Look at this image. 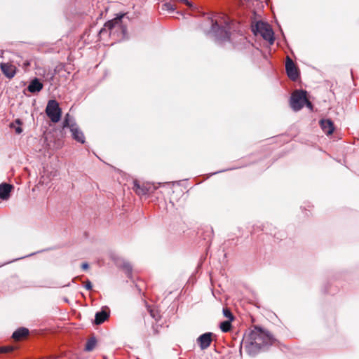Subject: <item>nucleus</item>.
<instances>
[{
	"label": "nucleus",
	"mask_w": 359,
	"mask_h": 359,
	"mask_svg": "<svg viewBox=\"0 0 359 359\" xmlns=\"http://www.w3.org/2000/svg\"><path fill=\"white\" fill-rule=\"evenodd\" d=\"M123 15H120L118 17L107 22L104 24V27L100 29L99 34L102 35L104 33H107L109 31V34L111 35L114 29H121L123 34L124 35L126 29V28L123 27L121 25V19Z\"/></svg>",
	"instance_id": "423d86ee"
},
{
	"label": "nucleus",
	"mask_w": 359,
	"mask_h": 359,
	"mask_svg": "<svg viewBox=\"0 0 359 359\" xmlns=\"http://www.w3.org/2000/svg\"><path fill=\"white\" fill-rule=\"evenodd\" d=\"M211 23L212 25L210 32L214 34L217 40H229L230 34L229 32V27L227 22L225 21V25L222 26L219 25V21L217 19L214 20L213 18H211Z\"/></svg>",
	"instance_id": "f03ea898"
},
{
	"label": "nucleus",
	"mask_w": 359,
	"mask_h": 359,
	"mask_svg": "<svg viewBox=\"0 0 359 359\" xmlns=\"http://www.w3.org/2000/svg\"><path fill=\"white\" fill-rule=\"evenodd\" d=\"M46 113L52 122L57 123L61 118L62 109L56 100H50L48 102Z\"/></svg>",
	"instance_id": "20e7f679"
},
{
	"label": "nucleus",
	"mask_w": 359,
	"mask_h": 359,
	"mask_svg": "<svg viewBox=\"0 0 359 359\" xmlns=\"http://www.w3.org/2000/svg\"><path fill=\"white\" fill-rule=\"evenodd\" d=\"M85 288L87 290H90L92 289V284L90 283V280H87L86 283H85V285H84Z\"/></svg>",
	"instance_id": "b1692460"
},
{
	"label": "nucleus",
	"mask_w": 359,
	"mask_h": 359,
	"mask_svg": "<svg viewBox=\"0 0 359 359\" xmlns=\"http://www.w3.org/2000/svg\"><path fill=\"white\" fill-rule=\"evenodd\" d=\"M133 189L138 195H146L149 193V189L145 186H141L137 181L134 182Z\"/></svg>",
	"instance_id": "dca6fc26"
},
{
	"label": "nucleus",
	"mask_w": 359,
	"mask_h": 359,
	"mask_svg": "<svg viewBox=\"0 0 359 359\" xmlns=\"http://www.w3.org/2000/svg\"><path fill=\"white\" fill-rule=\"evenodd\" d=\"M89 267V265L88 263L85 262V263H83L82 265H81V268L83 269V270H86L88 269Z\"/></svg>",
	"instance_id": "393cba45"
},
{
	"label": "nucleus",
	"mask_w": 359,
	"mask_h": 359,
	"mask_svg": "<svg viewBox=\"0 0 359 359\" xmlns=\"http://www.w3.org/2000/svg\"><path fill=\"white\" fill-rule=\"evenodd\" d=\"M223 313L226 318H229V320H230V321L233 320V315L229 309H224Z\"/></svg>",
	"instance_id": "aec40b11"
},
{
	"label": "nucleus",
	"mask_w": 359,
	"mask_h": 359,
	"mask_svg": "<svg viewBox=\"0 0 359 359\" xmlns=\"http://www.w3.org/2000/svg\"><path fill=\"white\" fill-rule=\"evenodd\" d=\"M28 334H29V330L27 328L20 327L13 332L12 337L15 340L19 341L24 337L27 336Z\"/></svg>",
	"instance_id": "2eb2a0df"
},
{
	"label": "nucleus",
	"mask_w": 359,
	"mask_h": 359,
	"mask_svg": "<svg viewBox=\"0 0 359 359\" xmlns=\"http://www.w3.org/2000/svg\"><path fill=\"white\" fill-rule=\"evenodd\" d=\"M163 9L168 11H174L176 8L172 3L168 2L163 5Z\"/></svg>",
	"instance_id": "6ab92c4d"
},
{
	"label": "nucleus",
	"mask_w": 359,
	"mask_h": 359,
	"mask_svg": "<svg viewBox=\"0 0 359 359\" xmlns=\"http://www.w3.org/2000/svg\"><path fill=\"white\" fill-rule=\"evenodd\" d=\"M123 268L125 269L128 273L132 271V266L129 262H123Z\"/></svg>",
	"instance_id": "5701e85b"
},
{
	"label": "nucleus",
	"mask_w": 359,
	"mask_h": 359,
	"mask_svg": "<svg viewBox=\"0 0 359 359\" xmlns=\"http://www.w3.org/2000/svg\"><path fill=\"white\" fill-rule=\"evenodd\" d=\"M255 32L259 34L262 38L269 41L270 44H273L274 42V33L271 26L266 22L259 21L256 23L255 28H253Z\"/></svg>",
	"instance_id": "7ed1b4c3"
},
{
	"label": "nucleus",
	"mask_w": 359,
	"mask_h": 359,
	"mask_svg": "<svg viewBox=\"0 0 359 359\" xmlns=\"http://www.w3.org/2000/svg\"><path fill=\"white\" fill-rule=\"evenodd\" d=\"M219 327L222 332H227L231 330V321L226 320V321L222 322L220 323Z\"/></svg>",
	"instance_id": "a211bd4d"
},
{
	"label": "nucleus",
	"mask_w": 359,
	"mask_h": 359,
	"mask_svg": "<svg viewBox=\"0 0 359 359\" xmlns=\"http://www.w3.org/2000/svg\"><path fill=\"white\" fill-rule=\"evenodd\" d=\"M42 88V83H41L40 81L36 78L32 80L27 87V90L32 93H38L41 91Z\"/></svg>",
	"instance_id": "4468645a"
},
{
	"label": "nucleus",
	"mask_w": 359,
	"mask_h": 359,
	"mask_svg": "<svg viewBox=\"0 0 359 359\" xmlns=\"http://www.w3.org/2000/svg\"><path fill=\"white\" fill-rule=\"evenodd\" d=\"M69 129L72 133V137L79 142L84 143L85 142V137L82 131L79 128L78 126L72 123L71 126H69Z\"/></svg>",
	"instance_id": "1a4fd4ad"
},
{
	"label": "nucleus",
	"mask_w": 359,
	"mask_h": 359,
	"mask_svg": "<svg viewBox=\"0 0 359 359\" xmlns=\"http://www.w3.org/2000/svg\"><path fill=\"white\" fill-rule=\"evenodd\" d=\"M320 127H321L323 131L325 134H327V135L332 134L334 128L333 123L330 120H329V119L321 120L320 122Z\"/></svg>",
	"instance_id": "f8f14e48"
},
{
	"label": "nucleus",
	"mask_w": 359,
	"mask_h": 359,
	"mask_svg": "<svg viewBox=\"0 0 359 359\" xmlns=\"http://www.w3.org/2000/svg\"><path fill=\"white\" fill-rule=\"evenodd\" d=\"M306 104V106H307L309 108H310V109H311V108H312V104H311V103L308 100H307V102H306V104Z\"/></svg>",
	"instance_id": "bb28decb"
},
{
	"label": "nucleus",
	"mask_w": 359,
	"mask_h": 359,
	"mask_svg": "<svg viewBox=\"0 0 359 359\" xmlns=\"http://www.w3.org/2000/svg\"><path fill=\"white\" fill-rule=\"evenodd\" d=\"M13 350L12 346H3L0 347V353H8Z\"/></svg>",
	"instance_id": "4be33fe9"
},
{
	"label": "nucleus",
	"mask_w": 359,
	"mask_h": 359,
	"mask_svg": "<svg viewBox=\"0 0 359 359\" xmlns=\"http://www.w3.org/2000/svg\"><path fill=\"white\" fill-rule=\"evenodd\" d=\"M13 187L8 184H1L0 185V198L2 200H7L10 196Z\"/></svg>",
	"instance_id": "ddd939ff"
},
{
	"label": "nucleus",
	"mask_w": 359,
	"mask_h": 359,
	"mask_svg": "<svg viewBox=\"0 0 359 359\" xmlns=\"http://www.w3.org/2000/svg\"><path fill=\"white\" fill-rule=\"evenodd\" d=\"M71 124L72 123H70V116L69 114H67L63 121V128H69V126H71Z\"/></svg>",
	"instance_id": "412c9836"
},
{
	"label": "nucleus",
	"mask_w": 359,
	"mask_h": 359,
	"mask_svg": "<svg viewBox=\"0 0 359 359\" xmlns=\"http://www.w3.org/2000/svg\"><path fill=\"white\" fill-rule=\"evenodd\" d=\"M285 69L287 74V76L293 81H296L299 77V73L297 69L292 60L289 57H287L286 63H285Z\"/></svg>",
	"instance_id": "0eeeda50"
},
{
	"label": "nucleus",
	"mask_w": 359,
	"mask_h": 359,
	"mask_svg": "<svg viewBox=\"0 0 359 359\" xmlns=\"http://www.w3.org/2000/svg\"><path fill=\"white\" fill-rule=\"evenodd\" d=\"M212 332H205L201 335H200L197 338V343L198 344L201 349L205 350L208 348L212 341Z\"/></svg>",
	"instance_id": "6e6552de"
},
{
	"label": "nucleus",
	"mask_w": 359,
	"mask_h": 359,
	"mask_svg": "<svg viewBox=\"0 0 359 359\" xmlns=\"http://www.w3.org/2000/svg\"><path fill=\"white\" fill-rule=\"evenodd\" d=\"M109 317V311L107 309H102L101 311L97 312L95 316V323L100 325L103 323Z\"/></svg>",
	"instance_id": "9b49d317"
},
{
	"label": "nucleus",
	"mask_w": 359,
	"mask_h": 359,
	"mask_svg": "<svg viewBox=\"0 0 359 359\" xmlns=\"http://www.w3.org/2000/svg\"><path fill=\"white\" fill-rule=\"evenodd\" d=\"M15 123H16L17 124H18V125H20V124H21V121H20V119H17V120L15 121Z\"/></svg>",
	"instance_id": "cd10ccee"
},
{
	"label": "nucleus",
	"mask_w": 359,
	"mask_h": 359,
	"mask_svg": "<svg viewBox=\"0 0 359 359\" xmlns=\"http://www.w3.org/2000/svg\"><path fill=\"white\" fill-rule=\"evenodd\" d=\"M307 102L306 92L295 90L290 97V106L294 111L300 110Z\"/></svg>",
	"instance_id": "39448f33"
},
{
	"label": "nucleus",
	"mask_w": 359,
	"mask_h": 359,
	"mask_svg": "<svg viewBox=\"0 0 359 359\" xmlns=\"http://www.w3.org/2000/svg\"><path fill=\"white\" fill-rule=\"evenodd\" d=\"M274 339L269 332L255 327L245 337L244 344L250 355L257 353L262 347L273 344Z\"/></svg>",
	"instance_id": "f257e3e1"
},
{
	"label": "nucleus",
	"mask_w": 359,
	"mask_h": 359,
	"mask_svg": "<svg viewBox=\"0 0 359 359\" xmlns=\"http://www.w3.org/2000/svg\"><path fill=\"white\" fill-rule=\"evenodd\" d=\"M95 344L96 339L95 337H92L87 341L85 349L88 351H91L95 348Z\"/></svg>",
	"instance_id": "f3484780"
},
{
	"label": "nucleus",
	"mask_w": 359,
	"mask_h": 359,
	"mask_svg": "<svg viewBox=\"0 0 359 359\" xmlns=\"http://www.w3.org/2000/svg\"><path fill=\"white\" fill-rule=\"evenodd\" d=\"M22 128L19 126L15 128V133L17 134H20L22 133Z\"/></svg>",
	"instance_id": "a878e982"
},
{
	"label": "nucleus",
	"mask_w": 359,
	"mask_h": 359,
	"mask_svg": "<svg viewBox=\"0 0 359 359\" xmlns=\"http://www.w3.org/2000/svg\"><path fill=\"white\" fill-rule=\"evenodd\" d=\"M0 68L3 74L8 79H12L15 75L16 68L10 63L1 62Z\"/></svg>",
	"instance_id": "9d476101"
}]
</instances>
